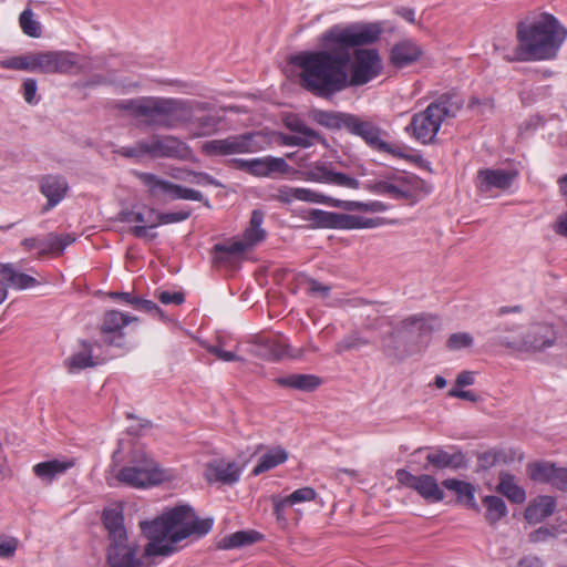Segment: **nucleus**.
Masks as SVG:
<instances>
[{
    "label": "nucleus",
    "instance_id": "obj_1",
    "mask_svg": "<svg viewBox=\"0 0 567 567\" xmlns=\"http://www.w3.org/2000/svg\"><path fill=\"white\" fill-rule=\"evenodd\" d=\"M383 31L381 21L332 25L319 38L322 50L302 51L290 56L289 62L300 69L301 87L322 99H330L347 89L350 49L374 44Z\"/></svg>",
    "mask_w": 567,
    "mask_h": 567
},
{
    "label": "nucleus",
    "instance_id": "obj_2",
    "mask_svg": "<svg viewBox=\"0 0 567 567\" xmlns=\"http://www.w3.org/2000/svg\"><path fill=\"white\" fill-rule=\"evenodd\" d=\"M113 107L134 118H141L146 126L154 128L173 130L192 123L198 136L216 133L223 121L218 113L194 117L195 112L210 110L209 103L194 100L140 96L116 101Z\"/></svg>",
    "mask_w": 567,
    "mask_h": 567
},
{
    "label": "nucleus",
    "instance_id": "obj_3",
    "mask_svg": "<svg viewBox=\"0 0 567 567\" xmlns=\"http://www.w3.org/2000/svg\"><path fill=\"white\" fill-rule=\"evenodd\" d=\"M212 527V518L202 519L192 506L177 505L151 522L141 523L143 534L150 539L144 556H168L176 550L178 542L192 535L204 536Z\"/></svg>",
    "mask_w": 567,
    "mask_h": 567
},
{
    "label": "nucleus",
    "instance_id": "obj_4",
    "mask_svg": "<svg viewBox=\"0 0 567 567\" xmlns=\"http://www.w3.org/2000/svg\"><path fill=\"white\" fill-rule=\"evenodd\" d=\"M566 37L567 29L550 13L530 23L520 21L516 27L518 45L504 59L508 62L553 60Z\"/></svg>",
    "mask_w": 567,
    "mask_h": 567
},
{
    "label": "nucleus",
    "instance_id": "obj_5",
    "mask_svg": "<svg viewBox=\"0 0 567 567\" xmlns=\"http://www.w3.org/2000/svg\"><path fill=\"white\" fill-rule=\"evenodd\" d=\"M464 101L454 93H443L422 112L415 113L405 131L416 141L433 143L442 123L454 118L463 107Z\"/></svg>",
    "mask_w": 567,
    "mask_h": 567
},
{
    "label": "nucleus",
    "instance_id": "obj_6",
    "mask_svg": "<svg viewBox=\"0 0 567 567\" xmlns=\"http://www.w3.org/2000/svg\"><path fill=\"white\" fill-rule=\"evenodd\" d=\"M265 214L260 209H254L250 216L249 226L244 233L245 241H233L216 244L213 247L214 262L231 265L237 261L248 247L262 241L266 238V230L261 228Z\"/></svg>",
    "mask_w": 567,
    "mask_h": 567
},
{
    "label": "nucleus",
    "instance_id": "obj_7",
    "mask_svg": "<svg viewBox=\"0 0 567 567\" xmlns=\"http://www.w3.org/2000/svg\"><path fill=\"white\" fill-rule=\"evenodd\" d=\"M347 131L352 135L361 137L373 151L385 153L396 158L411 159V156L405 152L406 146L384 141L383 136L388 135L386 131L370 120L353 114L351 122L347 125Z\"/></svg>",
    "mask_w": 567,
    "mask_h": 567
},
{
    "label": "nucleus",
    "instance_id": "obj_8",
    "mask_svg": "<svg viewBox=\"0 0 567 567\" xmlns=\"http://www.w3.org/2000/svg\"><path fill=\"white\" fill-rule=\"evenodd\" d=\"M495 344L504 346L517 351H540L554 344L556 331L551 324L534 323L524 334L503 336L493 338Z\"/></svg>",
    "mask_w": 567,
    "mask_h": 567
},
{
    "label": "nucleus",
    "instance_id": "obj_9",
    "mask_svg": "<svg viewBox=\"0 0 567 567\" xmlns=\"http://www.w3.org/2000/svg\"><path fill=\"white\" fill-rule=\"evenodd\" d=\"M136 176L147 187L150 197L159 202L186 199L202 202L203 194L199 190L187 188L169 181L162 179L153 173H136Z\"/></svg>",
    "mask_w": 567,
    "mask_h": 567
},
{
    "label": "nucleus",
    "instance_id": "obj_10",
    "mask_svg": "<svg viewBox=\"0 0 567 567\" xmlns=\"http://www.w3.org/2000/svg\"><path fill=\"white\" fill-rule=\"evenodd\" d=\"M354 48V61L351 65L349 86L364 85L377 78L382 69V59L375 49Z\"/></svg>",
    "mask_w": 567,
    "mask_h": 567
},
{
    "label": "nucleus",
    "instance_id": "obj_11",
    "mask_svg": "<svg viewBox=\"0 0 567 567\" xmlns=\"http://www.w3.org/2000/svg\"><path fill=\"white\" fill-rule=\"evenodd\" d=\"M142 150L153 158H173L187 161L193 156L192 148L173 135H152L145 140Z\"/></svg>",
    "mask_w": 567,
    "mask_h": 567
},
{
    "label": "nucleus",
    "instance_id": "obj_12",
    "mask_svg": "<svg viewBox=\"0 0 567 567\" xmlns=\"http://www.w3.org/2000/svg\"><path fill=\"white\" fill-rule=\"evenodd\" d=\"M395 477L401 485L415 491L427 503H437L444 499V492L432 475L416 476L404 468H399L395 472Z\"/></svg>",
    "mask_w": 567,
    "mask_h": 567
},
{
    "label": "nucleus",
    "instance_id": "obj_13",
    "mask_svg": "<svg viewBox=\"0 0 567 567\" xmlns=\"http://www.w3.org/2000/svg\"><path fill=\"white\" fill-rule=\"evenodd\" d=\"M252 134L245 133L228 136L220 140L207 141L202 146V152L207 156H228L244 154L252 151Z\"/></svg>",
    "mask_w": 567,
    "mask_h": 567
},
{
    "label": "nucleus",
    "instance_id": "obj_14",
    "mask_svg": "<svg viewBox=\"0 0 567 567\" xmlns=\"http://www.w3.org/2000/svg\"><path fill=\"white\" fill-rule=\"evenodd\" d=\"M401 322L409 337L416 334V342L413 344L415 352H421L427 348L432 332L435 326H439V319L426 313L410 316Z\"/></svg>",
    "mask_w": 567,
    "mask_h": 567
},
{
    "label": "nucleus",
    "instance_id": "obj_15",
    "mask_svg": "<svg viewBox=\"0 0 567 567\" xmlns=\"http://www.w3.org/2000/svg\"><path fill=\"white\" fill-rule=\"evenodd\" d=\"M137 555V546L126 539L110 540L106 564L110 567H147L148 564Z\"/></svg>",
    "mask_w": 567,
    "mask_h": 567
},
{
    "label": "nucleus",
    "instance_id": "obj_16",
    "mask_svg": "<svg viewBox=\"0 0 567 567\" xmlns=\"http://www.w3.org/2000/svg\"><path fill=\"white\" fill-rule=\"evenodd\" d=\"M305 174L308 181L317 183L330 184L350 189H358L360 187L358 179L347 174L333 171L331 165L327 163H316L311 165Z\"/></svg>",
    "mask_w": 567,
    "mask_h": 567
},
{
    "label": "nucleus",
    "instance_id": "obj_17",
    "mask_svg": "<svg viewBox=\"0 0 567 567\" xmlns=\"http://www.w3.org/2000/svg\"><path fill=\"white\" fill-rule=\"evenodd\" d=\"M231 163L240 169L248 172L255 176H271L279 173L285 174L289 169V165L281 157H262L252 159L234 158Z\"/></svg>",
    "mask_w": 567,
    "mask_h": 567
},
{
    "label": "nucleus",
    "instance_id": "obj_18",
    "mask_svg": "<svg viewBox=\"0 0 567 567\" xmlns=\"http://www.w3.org/2000/svg\"><path fill=\"white\" fill-rule=\"evenodd\" d=\"M133 321H137L136 317L124 315L117 310H110L104 313L100 331L103 334V341L110 346H123V328Z\"/></svg>",
    "mask_w": 567,
    "mask_h": 567
},
{
    "label": "nucleus",
    "instance_id": "obj_19",
    "mask_svg": "<svg viewBox=\"0 0 567 567\" xmlns=\"http://www.w3.org/2000/svg\"><path fill=\"white\" fill-rule=\"evenodd\" d=\"M410 337L402 328L400 321L398 326L383 338L382 351L386 358L402 361L405 358L416 353L413 344L409 343Z\"/></svg>",
    "mask_w": 567,
    "mask_h": 567
},
{
    "label": "nucleus",
    "instance_id": "obj_20",
    "mask_svg": "<svg viewBox=\"0 0 567 567\" xmlns=\"http://www.w3.org/2000/svg\"><path fill=\"white\" fill-rule=\"evenodd\" d=\"M116 480L134 488H144L162 483L164 481V472H152L126 464L117 472Z\"/></svg>",
    "mask_w": 567,
    "mask_h": 567
},
{
    "label": "nucleus",
    "instance_id": "obj_21",
    "mask_svg": "<svg viewBox=\"0 0 567 567\" xmlns=\"http://www.w3.org/2000/svg\"><path fill=\"white\" fill-rule=\"evenodd\" d=\"M516 171L485 168L477 172V188L481 193H488L494 188L506 190L515 178Z\"/></svg>",
    "mask_w": 567,
    "mask_h": 567
},
{
    "label": "nucleus",
    "instance_id": "obj_22",
    "mask_svg": "<svg viewBox=\"0 0 567 567\" xmlns=\"http://www.w3.org/2000/svg\"><path fill=\"white\" fill-rule=\"evenodd\" d=\"M40 192L47 198V204L43 207L44 212L52 209L56 206L69 192V184L62 175H44L40 179Z\"/></svg>",
    "mask_w": 567,
    "mask_h": 567
},
{
    "label": "nucleus",
    "instance_id": "obj_23",
    "mask_svg": "<svg viewBox=\"0 0 567 567\" xmlns=\"http://www.w3.org/2000/svg\"><path fill=\"white\" fill-rule=\"evenodd\" d=\"M240 472L235 462L214 460L207 463L204 475L208 483L231 485L239 481Z\"/></svg>",
    "mask_w": 567,
    "mask_h": 567
},
{
    "label": "nucleus",
    "instance_id": "obj_24",
    "mask_svg": "<svg viewBox=\"0 0 567 567\" xmlns=\"http://www.w3.org/2000/svg\"><path fill=\"white\" fill-rule=\"evenodd\" d=\"M251 352L255 357L268 361H278L285 357L297 359L302 355V350L292 352L287 344L275 339H262L256 342Z\"/></svg>",
    "mask_w": 567,
    "mask_h": 567
},
{
    "label": "nucleus",
    "instance_id": "obj_25",
    "mask_svg": "<svg viewBox=\"0 0 567 567\" xmlns=\"http://www.w3.org/2000/svg\"><path fill=\"white\" fill-rule=\"evenodd\" d=\"M422 55L421 47L411 39H405L392 47L389 62L396 69H403L417 62Z\"/></svg>",
    "mask_w": 567,
    "mask_h": 567
},
{
    "label": "nucleus",
    "instance_id": "obj_26",
    "mask_svg": "<svg viewBox=\"0 0 567 567\" xmlns=\"http://www.w3.org/2000/svg\"><path fill=\"white\" fill-rule=\"evenodd\" d=\"M0 65L10 70H23L48 74V51L13 56L3 60Z\"/></svg>",
    "mask_w": 567,
    "mask_h": 567
},
{
    "label": "nucleus",
    "instance_id": "obj_27",
    "mask_svg": "<svg viewBox=\"0 0 567 567\" xmlns=\"http://www.w3.org/2000/svg\"><path fill=\"white\" fill-rule=\"evenodd\" d=\"M74 465V458H53L33 465L32 472L43 484L49 485Z\"/></svg>",
    "mask_w": 567,
    "mask_h": 567
},
{
    "label": "nucleus",
    "instance_id": "obj_28",
    "mask_svg": "<svg viewBox=\"0 0 567 567\" xmlns=\"http://www.w3.org/2000/svg\"><path fill=\"white\" fill-rule=\"evenodd\" d=\"M426 462L436 470H461L467 467L465 454L462 451L447 453L441 447L432 449L426 455Z\"/></svg>",
    "mask_w": 567,
    "mask_h": 567
},
{
    "label": "nucleus",
    "instance_id": "obj_29",
    "mask_svg": "<svg viewBox=\"0 0 567 567\" xmlns=\"http://www.w3.org/2000/svg\"><path fill=\"white\" fill-rule=\"evenodd\" d=\"M84 69L79 64L78 54L70 51H48V74H66L72 71L81 72Z\"/></svg>",
    "mask_w": 567,
    "mask_h": 567
},
{
    "label": "nucleus",
    "instance_id": "obj_30",
    "mask_svg": "<svg viewBox=\"0 0 567 567\" xmlns=\"http://www.w3.org/2000/svg\"><path fill=\"white\" fill-rule=\"evenodd\" d=\"M555 509V497L540 495L528 504L525 509L524 517L529 524H537L553 515Z\"/></svg>",
    "mask_w": 567,
    "mask_h": 567
},
{
    "label": "nucleus",
    "instance_id": "obj_31",
    "mask_svg": "<svg viewBox=\"0 0 567 567\" xmlns=\"http://www.w3.org/2000/svg\"><path fill=\"white\" fill-rule=\"evenodd\" d=\"M144 212H137L134 223L138 225L131 227L130 231L140 239L153 240L157 237V233H150V229L157 227V210L153 207H143Z\"/></svg>",
    "mask_w": 567,
    "mask_h": 567
},
{
    "label": "nucleus",
    "instance_id": "obj_32",
    "mask_svg": "<svg viewBox=\"0 0 567 567\" xmlns=\"http://www.w3.org/2000/svg\"><path fill=\"white\" fill-rule=\"evenodd\" d=\"M37 284L35 278L17 271L12 264H0V285L22 290L34 287Z\"/></svg>",
    "mask_w": 567,
    "mask_h": 567
},
{
    "label": "nucleus",
    "instance_id": "obj_33",
    "mask_svg": "<svg viewBox=\"0 0 567 567\" xmlns=\"http://www.w3.org/2000/svg\"><path fill=\"white\" fill-rule=\"evenodd\" d=\"M310 116L317 124L329 130H347V125L351 122L353 114L337 111L312 110Z\"/></svg>",
    "mask_w": 567,
    "mask_h": 567
},
{
    "label": "nucleus",
    "instance_id": "obj_34",
    "mask_svg": "<svg viewBox=\"0 0 567 567\" xmlns=\"http://www.w3.org/2000/svg\"><path fill=\"white\" fill-rule=\"evenodd\" d=\"M443 487L456 494L457 502L464 506L477 509L475 502V487L468 482L457 478H446L442 482Z\"/></svg>",
    "mask_w": 567,
    "mask_h": 567
},
{
    "label": "nucleus",
    "instance_id": "obj_35",
    "mask_svg": "<svg viewBox=\"0 0 567 567\" xmlns=\"http://www.w3.org/2000/svg\"><path fill=\"white\" fill-rule=\"evenodd\" d=\"M278 200L282 203H290L293 199L302 200V202H309V203H321L328 205V196H324L322 194L316 193L309 188H293V187H287L284 186L278 189L277 195Z\"/></svg>",
    "mask_w": 567,
    "mask_h": 567
},
{
    "label": "nucleus",
    "instance_id": "obj_36",
    "mask_svg": "<svg viewBox=\"0 0 567 567\" xmlns=\"http://www.w3.org/2000/svg\"><path fill=\"white\" fill-rule=\"evenodd\" d=\"M275 382L282 388H291L303 392H311L321 384V379L313 374L293 373L286 377H279L275 380Z\"/></svg>",
    "mask_w": 567,
    "mask_h": 567
},
{
    "label": "nucleus",
    "instance_id": "obj_37",
    "mask_svg": "<svg viewBox=\"0 0 567 567\" xmlns=\"http://www.w3.org/2000/svg\"><path fill=\"white\" fill-rule=\"evenodd\" d=\"M109 297L123 303L131 305L135 310L144 311L158 317L164 316L163 310L155 302L152 300L138 298L132 292L111 291L109 292Z\"/></svg>",
    "mask_w": 567,
    "mask_h": 567
},
{
    "label": "nucleus",
    "instance_id": "obj_38",
    "mask_svg": "<svg viewBox=\"0 0 567 567\" xmlns=\"http://www.w3.org/2000/svg\"><path fill=\"white\" fill-rule=\"evenodd\" d=\"M497 492L504 495L509 502L514 504H522L526 499L525 489L516 484L515 476L507 472L499 473Z\"/></svg>",
    "mask_w": 567,
    "mask_h": 567
},
{
    "label": "nucleus",
    "instance_id": "obj_39",
    "mask_svg": "<svg viewBox=\"0 0 567 567\" xmlns=\"http://www.w3.org/2000/svg\"><path fill=\"white\" fill-rule=\"evenodd\" d=\"M287 460L288 452L280 445L275 446L260 456L251 473L255 476L260 475L285 463Z\"/></svg>",
    "mask_w": 567,
    "mask_h": 567
},
{
    "label": "nucleus",
    "instance_id": "obj_40",
    "mask_svg": "<svg viewBox=\"0 0 567 567\" xmlns=\"http://www.w3.org/2000/svg\"><path fill=\"white\" fill-rule=\"evenodd\" d=\"M103 524L109 533V540L126 539L123 514L117 509H104Z\"/></svg>",
    "mask_w": 567,
    "mask_h": 567
},
{
    "label": "nucleus",
    "instance_id": "obj_41",
    "mask_svg": "<svg viewBox=\"0 0 567 567\" xmlns=\"http://www.w3.org/2000/svg\"><path fill=\"white\" fill-rule=\"evenodd\" d=\"M80 346L81 350L76 353H73L64 361V364L70 373H74L79 370L91 368L96 364L92 357V347L90 342L82 340Z\"/></svg>",
    "mask_w": 567,
    "mask_h": 567
},
{
    "label": "nucleus",
    "instance_id": "obj_42",
    "mask_svg": "<svg viewBox=\"0 0 567 567\" xmlns=\"http://www.w3.org/2000/svg\"><path fill=\"white\" fill-rule=\"evenodd\" d=\"M262 535L256 530H238L220 539L218 547L221 549L239 548L259 542Z\"/></svg>",
    "mask_w": 567,
    "mask_h": 567
},
{
    "label": "nucleus",
    "instance_id": "obj_43",
    "mask_svg": "<svg viewBox=\"0 0 567 567\" xmlns=\"http://www.w3.org/2000/svg\"><path fill=\"white\" fill-rule=\"evenodd\" d=\"M340 213L326 212L321 209H310L307 216H305V219L310 221L311 227L330 229L340 228Z\"/></svg>",
    "mask_w": 567,
    "mask_h": 567
},
{
    "label": "nucleus",
    "instance_id": "obj_44",
    "mask_svg": "<svg viewBox=\"0 0 567 567\" xmlns=\"http://www.w3.org/2000/svg\"><path fill=\"white\" fill-rule=\"evenodd\" d=\"M556 468L554 463L536 461L527 464L526 472L533 482L550 484Z\"/></svg>",
    "mask_w": 567,
    "mask_h": 567
},
{
    "label": "nucleus",
    "instance_id": "obj_45",
    "mask_svg": "<svg viewBox=\"0 0 567 567\" xmlns=\"http://www.w3.org/2000/svg\"><path fill=\"white\" fill-rule=\"evenodd\" d=\"M328 205L337 208H342L344 210H360V212H372L380 213L386 210V205L379 200H373L370 203L362 202H353V200H340L332 197H329Z\"/></svg>",
    "mask_w": 567,
    "mask_h": 567
},
{
    "label": "nucleus",
    "instance_id": "obj_46",
    "mask_svg": "<svg viewBox=\"0 0 567 567\" xmlns=\"http://www.w3.org/2000/svg\"><path fill=\"white\" fill-rule=\"evenodd\" d=\"M127 465L136 468H146L152 472H163L143 446L135 445L128 453Z\"/></svg>",
    "mask_w": 567,
    "mask_h": 567
},
{
    "label": "nucleus",
    "instance_id": "obj_47",
    "mask_svg": "<svg viewBox=\"0 0 567 567\" xmlns=\"http://www.w3.org/2000/svg\"><path fill=\"white\" fill-rule=\"evenodd\" d=\"M367 188L375 194H386L391 198L398 200L411 199L413 197L412 192L409 189L402 188L399 185L391 184L385 181H380L374 184L367 185Z\"/></svg>",
    "mask_w": 567,
    "mask_h": 567
},
{
    "label": "nucleus",
    "instance_id": "obj_48",
    "mask_svg": "<svg viewBox=\"0 0 567 567\" xmlns=\"http://www.w3.org/2000/svg\"><path fill=\"white\" fill-rule=\"evenodd\" d=\"M382 224V218H368L357 215L341 214L339 229L374 228Z\"/></svg>",
    "mask_w": 567,
    "mask_h": 567
},
{
    "label": "nucleus",
    "instance_id": "obj_49",
    "mask_svg": "<svg viewBox=\"0 0 567 567\" xmlns=\"http://www.w3.org/2000/svg\"><path fill=\"white\" fill-rule=\"evenodd\" d=\"M483 504L486 507L485 517L489 524H495L507 513L505 502L498 496H485Z\"/></svg>",
    "mask_w": 567,
    "mask_h": 567
},
{
    "label": "nucleus",
    "instance_id": "obj_50",
    "mask_svg": "<svg viewBox=\"0 0 567 567\" xmlns=\"http://www.w3.org/2000/svg\"><path fill=\"white\" fill-rule=\"evenodd\" d=\"M75 237L72 234H64V235H55L53 233H50L47 235V247L48 249H43L39 252V256H44L49 252H62L65 247L70 246L72 243H74Z\"/></svg>",
    "mask_w": 567,
    "mask_h": 567
},
{
    "label": "nucleus",
    "instance_id": "obj_51",
    "mask_svg": "<svg viewBox=\"0 0 567 567\" xmlns=\"http://www.w3.org/2000/svg\"><path fill=\"white\" fill-rule=\"evenodd\" d=\"M19 24L23 33L31 38L41 37V24L33 19V12L30 8L24 9L19 17Z\"/></svg>",
    "mask_w": 567,
    "mask_h": 567
},
{
    "label": "nucleus",
    "instance_id": "obj_52",
    "mask_svg": "<svg viewBox=\"0 0 567 567\" xmlns=\"http://www.w3.org/2000/svg\"><path fill=\"white\" fill-rule=\"evenodd\" d=\"M368 344H370V341L367 338L361 337L358 332H353L336 344V352L342 353L344 351L358 350Z\"/></svg>",
    "mask_w": 567,
    "mask_h": 567
},
{
    "label": "nucleus",
    "instance_id": "obj_53",
    "mask_svg": "<svg viewBox=\"0 0 567 567\" xmlns=\"http://www.w3.org/2000/svg\"><path fill=\"white\" fill-rule=\"evenodd\" d=\"M285 125L286 127L293 132V133H297V134H300V133H307L309 136L313 137L316 136V131L312 130L311 127H309L303 120H301L299 116L297 115H291V116H288L286 120H285Z\"/></svg>",
    "mask_w": 567,
    "mask_h": 567
},
{
    "label": "nucleus",
    "instance_id": "obj_54",
    "mask_svg": "<svg viewBox=\"0 0 567 567\" xmlns=\"http://www.w3.org/2000/svg\"><path fill=\"white\" fill-rule=\"evenodd\" d=\"M473 343V338L467 332H456L452 333L446 342V347L450 350H460L463 348L471 347Z\"/></svg>",
    "mask_w": 567,
    "mask_h": 567
},
{
    "label": "nucleus",
    "instance_id": "obj_55",
    "mask_svg": "<svg viewBox=\"0 0 567 567\" xmlns=\"http://www.w3.org/2000/svg\"><path fill=\"white\" fill-rule=\"evenodd\" d=\"M189 216H190L189 210H179V212H173V213L157 212L156 223H157V226L173 224V223H179V221L186 220Z\"/></svg>",
    "mask_w": 567,
    "mask_h": 567
},
{
    "label": "nucleus",
    "instance_id": "obj_56",
    "mask_svg": "<svg viewBox=\"0 0 567 567\" xmlns=\"http://www.w3.org/2000/svg\"><path fill=\"white\" fill-rule=\"evenodd\" d=\"M316 491L311 487H302L292 492L289 496H287V502H290L291 505L309 502L316 498Z\"/></svg>",
    "mask_w": 567,
    "mask_h": 567
},
{
    "label": "nucleus",
    "instance_id": "obj_57",
    "mask_svg": "<svg viewBox=\"0 0 567 567\" xmlns=\"http://www.w3.org/2000/svg\"><path fill=\"white\" fill-rule=\"evenodd\" d=\"M503 457L502 452H497L495 450L486 451L478 455L477 462L478 466L483 470H487L493 467L499 460Z\"/></svg>",
    "mask_w": 567,
    "mask_h": 567
},
{
    "label": "nucleus",
    "instance_id": "obj_58",
    "mask_svg": "<svg viewBox=\"0 0 567 567\" xmlns=\"http://www.w3.org/2000/svg\"><path fill=\"white\" fill-rule=\"evenodd\" d=\"M155 296L158 298V300L163 305H176L179 306L185 301V295L184 292L176 291V292H169V291H156Z\"/></svg>",
    "mask_w": 567,
    "mask_h": 567
},
{
    "label": "nucleus",
    "instance_id": "obj_59",
    "mask_svg": "<svg viewBox=\"0 0 567 567\" xmlns=\"http://www.w3.org/2000/svg\"><path fill=\"white\" fill-rule=\"evenodd\" d=\"M208 352L216 355L219 360L225 362L243 361V359L236 355L231 351L224 350L220 346L208 347Z\"/></svg>",
    "mask_w": 567,
    "mask_h": 567
},
{
    "label": "nucleus",
    "instance_id": "obj_60",
    "mask_svg": "<svg viewBox=\"0 0 567 567\" xmlns=\"http://www.w3.org/2000/svg\"><path fill=\"white\" fill-rule=\"evenodd\" d=\"M550 485L561 492H567V468L557 467Z\"/></svg>",
    "mask_w": 567,
    "mask_h": 567
},
{
    "label": "nucleus",
    "instance_id": "obj_61",
    "mask_svg": "<svg viewBox=\"0 0 567 567\" xmlns=\"http://www.w3.org/2000/svg\"><path fill=\"white\" fill-rule=\"evenodd\" d=\"M18 547V540L14 537H9L0 542V557L10 558L14 555Z\"/></svg>",
    "mask_w": 567,
    "mask_h": 567
},
{
    "label": "nucleus",
    "instance_id": "obj_62",
    "mask_svg": "<svg viewBox=\"0 0 567 567\" xmlns=\"http://www.w3.org/2000/svg\"><path fill=\"white\" fill-rule=\"evenodd\" d=\"M298 138L302 143V144H299V147H305V148L310 147L315 144H321V145L327 144V140L317 131H316V136H313V137L309 136L307 133H300V134H298Z\"/></svg>",
    "mask_w": 567,
    "mask_h": 567
},
{
    "label": "nucleus",
    "instance_id": "obj_63",
    "mask_svg": "<svg viewBox=\"0 0 567 567\" xmlns=\"http://www.w3.org/2000/svg\"><path fill=\"white\" fill-rule=\"evenodd\" d=\"M142 144H145V140L138 141L132 147H122L118 153L127 158H138L143 155H147L145 151L142 150Z\"/></svg>",
    "mask_w": 567,
    "mask_h": 567
},
{
    "label": "nucleus",
    "instance_id": "obj_64",
    "mask_svg": "<svg viewBox=\"0 0 567 567\" xmlns=\"http://www.w3.org/2000/svg\"><path fill=\"white\" fill-rule=\"evenodd\" d=\"M22 87L25 102L29 104L35 103L37 81L34 79H27L24 80Z\"/></svg>",
    "mask_w": 567,
    "mask_h": 567
}]
</instances>
